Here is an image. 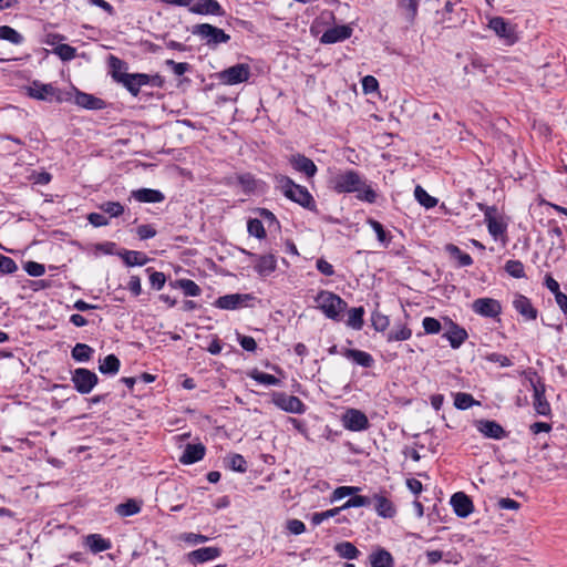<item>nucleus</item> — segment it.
<instances>
[{"instance_id":"obj_53","label":"nucleus","mask_w":567,"mask_h":567,"mask_svg":"<svg viewBox=\"0 0 567 567\" xmlns=\"http://www.w3.org/2000/svg\"><path fill=\"white\" fill-rule=\"evenodd\" d=\"M228 466L238 473H245L247 471V462L240 454H231L228 458Z\"/></svg>"},{"instance_id":"obj_1","label":"nucleus","mask_w":567,"mask_h":567,"mask_svg":"<svg viewBox=\"0 0 567 567\" xmlns=\"http://www.w3.org/2000/svg\"><path fill=\"white\" fill-rule=\"evenodd\" d=\"M275 179L277 186L287 198L299 204L303 208L317 212L316 202L306 187L296 184L290 177L285 175H276Z\"/></svg>"},{"instance_id":"obj_39","label":"nucleus","mask_w":567,"mask_h":567,"mask_svg":"<svg viewBox=\"0 0 567 567\" xmlns=\"http://www.w3.org/2000/svg\"><path fill=\"white\" fill-rule=\"evenodd\" d=\"M372 567H393V558L391 554L384 549H380L371 555Z\"/></svg>"},{"instance_id":"obj_16","label":"nucleus","mask_w":567,"mask_h":567,"mask_svg":"<svg viewBox=\"0 0 567 567\" xmlns=\"http://www.w3.org/2000/svg\"><path fill=\"white\" fill-rule=\"evenodd\" d=\"M289 164L295 171L305 174L308 178L313 177L318 171L313 161L300 153L292 154L289 157Z\"/></svg>"},{"instance_id":"obj_20","label":"nucleus","mask_w":567,"mask_h":567,"mask_svg":"<svg viewBox=\"0 0 567 567\" xmlns=\"http://www.w3.org/2000/svg\"><path fill=\"white\" fill-rule=\"evenodd\" d=\"M513 307L527 321L535 320L537 318V309L533 306L532 301L524 295H515L513 300Z\"/></svg>"},{"instance_id":"obj_50","label":"nucleus","mask_w":567,"mask_h":567,"mask_svg":"<svg viewBox=\"0 0 567 567\" xmlns=\"http://www.w3.org/2000/svg\"><path fill=\"white\" fill-rule=\"evenodd\" d=\"M53 52L62 60V61H70L75 58L76 55V49L65 44L61 43L56 45L53 50Z\"/></svg>"},{"instance_id":"obj_28","label":"nucleus","mask_w":567,"mask_h":567,"mask_svg":"<svg viewBox=\"0 0 567 567\" xmlns=\"http://www.w3.org/2000/svg\"><path fill=\"white\" fill-rule=\"evenodd\" d=\"M343 355L363 368H371L374 363L372 355L362 350L346 349Z\"/></svg>"},{"instance_id":"obj_4","label":"nucleus","mask_w":567,"mask_h":567,"mask_svg":"<svg viewBox=\"0 0 567 567\" xmlns=\"http://www.w3.org/2000/svg\"><path fill=\"white\" fill-rule=\"evenodd\" d=\"M192 33L206 40V44L209 47L227 43L230 40V35L225 33L224 30L209 23L195 24L192 29Z\"/></svg>"},{"instance_id":"obj_10","label":"nucleus","mask_w":567,"mask_h":567,"mask_svg":"<svg viewBox=\"0 0 567 567\" xmlns=\"http://www.w3.org/2000/svg\"><path fill=\"white\" fill-rule=\"evenodd\" d=\"M341 421L344 429L352 432H361L370 426L367 415L358 409H348Z\"/></svg>"},{"instance_id":"obj_40","label":"nucleus","mask_w":567,"mask_h":567,"mask_svg":"<svg viewBox=\"0 0 567 567\" xmlns=\"http://www.w3.org/2000/svg\"><path fill=\"white\" fill-rule=\"evenodd\" d=\"M0 39L16 45L21 44L24 40L22 34H20L16 29L9 25L0 27Z\"/></svg>"},{"instance_id":"obj_19","label":"nucleus","mask_w":567,"mask_h":567,"mask_svg":"<svg viewBox=\"0 0 567 567\" xmlns=\"http://www.w3.org/2000/svg\"><path fill=\"white\" fill-rule=\"evenodd\" d=\"M148 74L128 73L120 79V83L133 95L137 96L142 86L147 85Z\"/></svg>"},{"instance_id":"obj_58","label":"nucleus","mask_w":567,"mask_h":567,"mask_svg":"<svg viewBox=\"0 0 567 567\" xmlns=\"http://www.w3.org/2000/svg\"><path fill=\"white\" fill-rule=\"evenodd\" d=\"M422 326L427 334L439 333L442 329L441 322L433 317H425L422 321Z\"/></svg>"},{"instance_id":"obj_36","label":"nucleus","mask_w":567,"mask_h":567,"mask_svg":"<svg viewBox=\"0 0 567 567\" xmlns=\"http://www.w3.org/2000/svg\"><path fill=\"white\" fill-rule=\"evenodd\" d=\"M121 362L114 354L106 355L99 365V370L103 374H116L120 370Z\"/></svg>"},{"instance_id":"obj_25","label":"nucleus","mask_w":567,"mask_h":567,"mask_svg":"<svg viewBox=\"0 0 567 567\" xmlns=\"http://www.w3.org/2000/svg\"><path fill=\"white\" fill-rule=\"evenodd\" d=\"M206 449L202 443L187 444L179 462L185 465L194 464L205 456Z\"/></svg>"},{"instance_id":"obj_30","label":"nucleus","mask_w":567,"mask_h":567,"mask_svg":"<svg viewBox=\"0 0 567 567\" xmlns=\"http://www.w3.org/2000/svg\"><path fill=\"white\" fill-rule=\"evenodd\" d=\"M85 545L93 554L102 553L111 548V542L100 534H90L85 537Z\"/></svg>"},{"instance_id":"obj_9","label":"nucleus","mask_w":567,"mask_h":567,"mask_svg":"<svg viewBox=\"0 0 567 567\" xmlns=\"http://www.w3.org/2000/svg\"><path fill=\"white\" fill-rule=\"evenodd\" d=\"M272 403L289 413L302 414L306 411V406L299 398L285 392H275L272 394Z\"/></svg>"},{"instance_id":"obj_47","label":"nucleus","mask_w":567,"mask_h":567,"mask_svg":"<svg viewBox=\"0 0 567 567\" xmlns=\"http://www.w3.org/2000/svg\"><path fill=\"white\" fill-rule=\"evenodd\" d=\"M505 270L506 272L516 278V279H520V278H524L526 275H525V270H524V265L522 261L519 260H508L506 261L505 264Z\"/></svg>"},{"instance_id":"obj_5","label":"nucleus","mask_w":567,"mask_h":567,"mask_svg":"<svg viewBox=\"0 0 567 567\" xmlns=\"http://www.w3.org/2000/svg\"><path fill=\"white\" fill-rule=\"evenodd\" d=\"M331 182L338 193H354L363 185L361 175L352 169L337 174Z\"/></svg>"},{"instance_id":"obj_46","label":"nucleus","mask_w":567,"mask_h":567,"mask_svg":"<svg viewBox=\"0 0 567 567\" xmlns=\"http://www.w3.org/2000/svg\"><path fill=\"white\" fill-rule=\"evenodd\" d=\"M354 193H357V198L362 202L372 204L377 199V193L374 192V189H372L370 185L367 184L364 179L363 185L359 187V189L355 190Z\"/></svg>"},{"instance_id":"obj_24","label":"nucleus","mask_w":567,"mask_h":567,"mask_svg":"<svg viewBox=\"0 0 567 567\" xmlns=\"http://www.w3.org/2000/svg\"><path fill=\"white\" fill-rule=\"evenodd\" d=\"M374 503V509L383 518H392L396 514L393 503L382 494H374L371 498Z\"/></svg>"},{"instance_id":"obj_48","label":"nucleus","mask_w":567,"mask_h":567,"mask_svg":"<svg viewBox=\"0 0 567 567\" xmlns=\"http://www.w3.org/2000/svg\"><path fill=\"white\" fill-rule=\"evenodd\" d=\"M250 378L257 381L258 383L266 385H278L280 380L272 374H268L258 370H254L250 374Z\"/></svg>"},{"instance_id":"obj_13","label":"nucleus","mask_w":567,"mask_h":567,"mask_svg":"<svg viewBox=\"0 0 567 567\" xmlns=\"http://www.w3.org/2000/svg\"><path fill=\"white\" fill-rule=\"evenodd\" d=\"M488 27L505 41L506 44H514L517 41L515 29L504 18L495 17L489 20Z\"/></svg>"},{"instance_id":"obj_26","label":"nucleus","mask_w":567,"mask_h":567,"mask_svg":"<svg viewBox=\"0 0 567 567\" xmlns=\"http://www.w3.org/2000/svg\"><path fill=\"white\" fill-rule=\"evenodd\" d=\"M450 329L443 334L450 342V346L453 349H458L462 343L467 339L468 334L466 330L458 324L454 323L452 320L449 321Z\"/></svg>"},{"instance_id":"obj_62","label":"nucleus","mask_w":567,"mask_h":567,"mask_svg":"<svg viewBox=\"0 0 567 567\" xmlns=\"http://www.w3.org/2000/svg\"><path fill=\"white\" fill-rule=\"evenodd\" d=\"M181 539L190 545H197L208 542L209 538L202 534L184 533L181 535Z\"/></svg>"},{"instance_id":"obj_38","label":"nucleus","mask_w":567,"mask_h":567,"mask_svg":"<svg viewBox=\"0 0 567 567\" xmlns=\"http://www.w3.org/2000/svg\"><path fill=\"white\" fill-rule=\"evenodd\" d=\"M334 549L341 558L346 559H355L360 555L359 549L350 542L339 543Z\"/></svg>"},{"instance_id":"obj_17","label":"nucleus","mask_w":567,"mask_h":567,"mask_svg":"<svg viewBox=\"0 0 567 567\" xmlns=\"http://www.w3.org/2000/svg\"><path fill=\"white\" fill-rule=\"evenodd\" d=\"M476 429L485 437H488V439L502 440L507 436V432L496 421L478 420V421H476Z\"/></svg>"},{"instance_id":"obj_22","label":"nucleus","mask_w":567,"mask_h":567,"mask_svg":"<svg viewBox=\"0 0 567 567\" xmlns=\"http://www.w3.org/2000/svg\"><path fill=\"white\" fill-rule=\"evenodd\" d=\"M352 29L349 25H337L323 32L320 38L321 43H337L351 37Z\"/></svg>"},{"instance_id":"obj_42","label":"nucleus","mask_w":567,"mask_h":567,"mask_svg":"<svg viewBox=\"0 0 567 567\" xmlns=\"http://www.w3.org/2000/svg\"><path fill=\"white\" fill-rule=\"evenodd\" d=\"M477 404L480 403L468 393L458 392L454 396V405L458 410H467Z\"/></svg>"},{"instance_id":"obj_31","label":"nucleus","mask_w":567,"mask_h":567,"mask_svg":"<svg viewBox=\"0 0 567 567\" xmlns=\"http://www.w3.org/2000/svg\"><path fill=\"white\" fill-rule=\"evenodd\" d=\"M276 265L277 260L274 255H262L258 257L255 269L260 276H269L275 271Z\"/></svg>"},{"instance_id":"obj_15","label":"nucleus","mask_w":567,"mask_h":567,"mask_svg":"<svg viewBox=\"0 0 567 567\" xmlns=\"http://www.w3.org/2000/svg\"><path fill=\"white\" fill-rule=\"evenodd\" d=\"M251 299H254V297L248 293H230L219 297L214 305L219 309L234 310L246 305V302Z\"/></svg>"},{"instance_id":"obj_45","label":"nucleus","mask_w":567,"mask_h":567,"mask_svg":"<svg viewBox=\"0 0 567 567\" xmlns=\"http://www.w3.org/2000/svg\"><path fill=\"white\" fill-rule=\"evenodd\" d=\"M371 323L375 331L383 332L388 329L390 319L388 316L374 310L371 315Z\"/></svg>"},{"instance_id":"obj_52","label":"nucleus","mask_w":567,"mask_h":567,"mask_svg":"<svg viewBox=\"0 0 567 567\" xmlns=\"http://www.w3.org/2000/svg\"><path fill=\"white\" fill-rule=\"evenodd\" d=\"M247 230L250 236H255L259 239H261L266 236L265 227H264L261 220H259L257 218H251L248 220Z\"/></svg>"},{"instance_id":"obj_14","label":"nucleus","mask_w":567,"mask_h":567,"mask_svg":"<svg viewBox=\"0 0 567 567\" xmlns=\"http://www.w3.org/2000/svg\"><path fill=\"white\" fill-rule=\"evenodd\" d=\"M189 11L195 14L217 17H223L226 13L217 0H197L196 3L189 7Z\"/></svg>"},{"instance_id":"obj_55","label":"nucleus","mask_w":567,"mask_h":567,"mask_svg":"<svg viewBox=\"0 0 567 567\" xmlns=\"http://www.w3.org/2000/svg\"><path fill=\"white\" fill-rule=\"evenodd\" d=\"M368 223L371 226V228L375 231L378 240L386 247L390 243V237L388 236V233L384 230L382 224L374 219H369Z\"/></svg>"},{"instance_id":"obj_11","label":"nucleus","mask_w":567,"mask_h":567,"mask_svg":"<svg viewBox=\"0 0 567 567\" xmlns=\"http://www.w3.org/2000/svg\"><path fill=\"white\" fill-rule=\"evenodd\" d=\"M533 389V406L538 415L550 416L551 409L550 404L545 396V384L537 380H530Z\"/></svg>"},{"instance_id":"obj_41","label":"nucleus","mask_w":567,"mask_h":567,"mask_svg":"<svg viewBox=\"0 0 567 567\" xmlns=\"http://www.w3.org/2000/svg\"><path fill=\"white\" fill-rule=\"evenodd\" d=\"M412 336V331L406 326H400L392 329L386 334V341L393 342V341H405L409 340Z\"/></svg>"},{"instance_id":"obj_44","label":"nucleus","mask_w":567,"mask_h":567,"mask_svg":"<svg viewBox=\"0 0 567 567\" xmlns=\"http://www.w3.org/2000/svg\"><path fill=\"white\" fill-rule=\"evenodd\" d=\"M414 196L416 200L425 208H432L437 204V199L429 195L427 192L420 185L415 187Z\"/></svg>"},{"instance_id":"obj_35","label":"nucleus","mask_w":567,"mask_h":567,"mask_svg":"<svg viewBox=\"0 0 567 567\" xmlns=\"http://www.w3.org/2000/svg\"><path fill=\"white\" fill-rule=\"evenodd\" d=\"M363 316H364L363 307H355V308L349 309L347 326L354 330H361L363 327V323H364Z\"/></svg>"},{"instance_id":"obj_51","label":"nucleus","mask_w":567,"mask_h":567,"mask_svg":"<svg viewBox=\"0 0 567 567\" xmlns=\"http://www.w3.org/2000/svg\"><path fill=\"white\" fill-rule=\"evenodd\" d=\"M100 209L110 217H118L124 213V206L118 202H105L101 204Z\"/></svg>"},{"instance_id":"obj_37","label":"nucleus","mask_w":567,"mask_h":567,"mask_svg":"<svg viewBox=\"0 0 567 567\" xmlns=\"http://www.w3.org/2000/svg\"><path fill=\"white\" fill-rule=\"evenodd\" d=\"M445 249L451 257L458 261L460 267H467L473 264L472 257L468 254L463 252L456 245L449 244Z\"/></svg>"},{"instance_id":"obj_57","label":"nucleus","mask_w":567,"mask_h":567,"mask_svg":"<svg viewBox=\"0 0 567 567\" xmlns=\"http://www.w3.org/2000/svg\"><path fill=\"white\" fill-rule=\"evenodd\" d=\"M341 512L340 507H334L324 512L315 513L311 516V523L313 525H320L323 520L337 516Z\"/></svg>"},{"instance_id":"obj_12","label":"nucleus","mask_w":567,"mask_h":567,"mask_svg":"<svg viewBox=\"0 0 567 567\" xmlns=\"http://www.w3.org/2000/svg\"><path fill=\"white\" fill-rule=\"evenodd\" d=\"M472 309L475 313L486 318H496L502 312L499 301L493 298H478L474 300Z\"/></svg>"},{"instance_id":"obj_64","label":"nucleus","mask_w":567,"mask_h":567,"mask_svg":"<svg viewBox=\"0 0 567 567\" xmlns=\"http://www.w3.org/2000/svg\"><path fill=\"white\" fill-rule=\"evenodd\" d=\"M136 234L141 240H145L155 237L156 229L152 225L145 224L137 227Z\"/></svg>"},{"instance_id":"obj_49","label":"nucleus","mask_w":567,"mask_h":567,"mask_svg":"<svg viewBox=\"0 0 567 567\" xmlns=\"http://www.w3.org/2000/svg\"><path fill=\"white\" fill-rule=\"evenodd\" d=\"M352 497L348 499L342 506H340L341 511L351 508V507H361L369 506L372 504L371 497L362 496V495H351Z\"/></svg>"},{"instance_id":"obj_33","label":"nucleus","mask_w":567,"mask_h":567,"mask_svg":"<svg viewBox=\"0 0 567 567\" xmlns=\"http://www.w3.org/2000/svg\"><path fill=\"white\" fill-rule=\"evenodd\" d=\"M109 64H110V68H111V74H112V78L115 82L120 83V79L123 78L124 75H127L128 73L126 72L127 70V63L124 62L123 60L114 56V55H111L110 59H109Z\"/></svg>"},{"instance_id":"obj_21","label":"nucleus","mask_w":567,"mask_h":567,"mask_svg":"<svg viewBox=\"0 0 567 567\" xmlns=\"http://www.w3.org/2000/svg\"><path fill=\"white\" fill-rule=\"evenodd\" d=\"M221 549L218 547H202L187 554V561L197 565L219 557Z\"/></svg>"},{"instance_id":"obj_56","label":"nucleus","mask_w":567,"mask_h":567,"mask_svg":"<svg viewBox=\"0 0 567 567\" xmlns=\"http://www.w3.org/2000/svg\"><path fill=\"white\" fill-rule=\"evenodd\" d=\"M360 491V487L357 486H340L337 487L331 496V502H336L342 499L347 496L354 495Z\"/></svg>"},{"instance_id":"obj_18","label":"nucleus","mask_w":567,"mask_h":567,"mask_svg":"<svg viewBox=\"0 0 567 567\" xmlns=\"http://www.w3.org/2000/svg\"><path fill=\"white\" fill-rule=\"evenodd\" d=\"M454 513L462 518L467 517L474 509L472 499L463 492H457L451 497Z\"/></svg>"},{"instance_id":"obj_54","label":"nucleus","mask_w":567,"mask_h":567,"mask_svg":"<svg viewBox=\"0 0 567 567\" xmlns=\"http://www.w3.org/2000/svg\"><path fill=\"white\" fill-rule=\"evenodd\" d=\"M420 0H399L400 7L405 10V16L409 21H413L419 8Z\"/></svg>"},{"instance_id":"obj_60","label":"nucleus","mask_w":567,"mask_h":567,"mask_svg":"<svg viewBox=\"0 0 567 567\" xmlns=\"http://www.w3.org/2000/svg\"><path fill=\"white\" fill-rule=\"evenodd\" d=\"M24 270L29 276L32 277H40L44 275L45 267L42 264H39L37 261H28L24 264Z\"/></svg>"},{"instance_id":"obj_34","label":"nucleus","mask_w":567,"mask_h":567,"mask_svg":"<svg viewBox=\"0 0 567 567\" xmlns=\"http://www.w3.org/2000/svg\"><path fill=\"white\" fill-rule=\"evenodd\" d=\"M93 353L94 349L85 343H76L71 351V355L76 362L90 361Z\"/></svg>"},{"instance_id":"obj_6","label":"nucleus","mask_w":567,"mask_h":567,"mask_svg":"<svg viewBox=\"0 0 567 567\" xmlns=\"http://www.w3.org/2000/svg\"><path fill=\"white\" fill-rule=\"evenodd\" d=\"M71 381L79 393L89 394L97 384L99 378L89 369L78 368L72 372Z\"/></svg>"},{"instance_id":"obj_8","label":"nucleus","mask_w":567,"mask_h":567,"mask_svg":"<svg viewBox=\"0 0 567 567\" xmlns=\"http://www.w3.org/2000/svg\"><path fill=\"white\" fill-rule=\"evenodd\" d=\"M250 78V66L246 63H238L229 66L219 73V79L224 84L236 85L248 81Z\"/></svg>"},{"instance_id":"obj_32","label":"nucleus","mask_w":567,"mask_h":567,"mask_svg":"<svg viewBox=\"0 0 567 567\" xmlns=\"http://www.w3.org/2000/svg\"><path fill=\"white\" fill-rule=\"evenodd\" d=\"M169 286L172 288H179L183 290L185 296L196 297L202 292L200 287L190 279H178L175 281H171Z\"/></svg>"},{"instance_id":"obj_2","label":"nucleus","mask_w":567,"mask_h":567,"mask_svg":"<svg viewBox=\"0 0 567 567\" xmlns=\"http://www.w3.org/2000/svg\"><path fill=\"white\" fill-rule=\"evenodd\" d=\"M317 308L320 309L324 316L333 321H341L343 312L347 310L348 303L338 295L321 290L315 298Z\"/></svg>"},{"instance_id":"obj_43","label":"nucleus","mask_w":567,"mask_h":567,"mask_svg":"<svg viewBox=\"0 0 567 567\" xmlns=\"http://www.w3.org/2000/svg\"><path fill=\"white\" fill-rule=\"evenodd\" d=\"M115 511L120 516H132L141 511V506L136 501L128 499L125 503L118 504Z\"/></svg>"},{"instance_id":"obj_23","label":"nucleus","mask_w":567,"mask_h":567,"mask_svg":"<svg viewBox=\"0 0 567 567\" xmlns=\"http://www.w3.org/2000/svg\"><path fill=\"white\" fill-rule=\"evenodd\" d=\"M74 103L86 110H102L105 106V102L92 94L74 90Z\"/></svg>"},{"instance_id":"obj_29","label":"nucleus","mask_w":567,"mask_h":567,"mask_svg":"<svg viewBox=\"0 0 567 567\" xmlns=\"http://www.w3.org/2000/svg\"><path fill=\"white\" fill-rule=\"evenodd\" d=\"M132 196L140 203H161L165 198L159 190L151 188L133 190Z\"/></svg>"},{"instance_id":"obj_3","label":"nucleus","mask_w":567,"mask_h":567,"mask_svg":"<svg viewBox=\"0 0 567 567\" xmlns=\"http://www.w3.org/2000/svg\"><path fill=\"white\" fill-rule=\"evenodd\" d=\"M27 94L39 101L51 102L55 100L59 103L69 101V97L64 96L61 91L51 83H42L38 80L32 81L27 87Z\"/></svg>"},{"instance_id":"obj_59","label":"nucleus","mask_w":567,"mask_h":567,"mask_svg":"<svg viewBox=\"0 0 567 567\" xmlns=\"http://www.w3.org/2000/svg\"><path fill=\"white\" fill-rule=\"evenodd\" d=\"M17 269V264L12 258L0 254V274H13Z\"/></svg>"},{"instance_id":"obj_63","label":"nucleus","mask_w":567,"mask_h":567,"mask_svg":"<svg viewBox=\"0 0 567 567\" xmlns=\"http://www.w3.org/2000/svg\"><path fill=\"white\" fill-rule=\"evenodd\" d=\"M165 282H166V277L163 272L153 271L150 275V284L153 289L161 290L164 287Z\"/></svg>"},{"instance_id":"obj_61","label":"nucleus","mask_w":567,"mask_h":567,"mask_svg":"<svg viewBox=\"0 0 567 567\" xmlns=\"http://www.w3.org/2000/svg\"><path fill=\"white\" fill-rule=\"evenodd\" d=\"M484 359L488 362L498 363L501 367H511L512 365V361L508 357L501 354V353H496V352L487 353L484 357Z\"/></svg>"},{"instance_id":"obj_7","label":"nucleus","mask_w":567,"mask_h":567,"mask_svg":"<svg viewBox=\"0 0 567 567\" xmlns=\"http://www.w3.org/2000/svg\"><path fill=\"white\" fill-rule=\"evenodd\" d=\"M480 209L484 213V220L487 225L488 233L496 239L504 235L507 228L506 223L498 217V212L495 206L478 205Z\"/></svg>"},{"instance_id":"obj_27","label":"nucleus","mask_w":567,"mask_h":567,"mask_svg":"<svg viewBox=\"0 0 567 567\" xmlns=\"http://www.w3.org/2000/svg\"><path fill=\"white\" fill-rule=\"evenodd\" d=\"M117 256L122 258L127 267L144 266L148 262L147 256L136 250L122 249L117 252Z\"/></svg>"}]
</instances>
